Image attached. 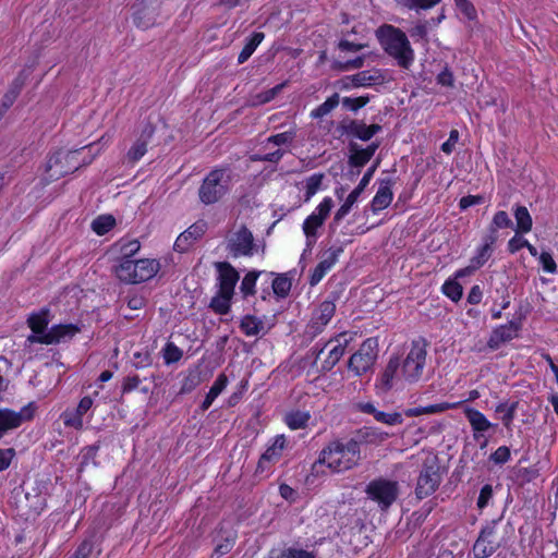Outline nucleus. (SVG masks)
<instances>
[{"label":"nucleus","mask_w":558,"mask_h":558,"mask_svg":"<svg viewBox=\"0 0 558 558\" xmlns=\"http://www.w3.org/2000/svg\"><path fill=\"white\" fill-rule=\"evenodd\" d=\"M492 497H493V486L490 484L484 485L480 492L477 502H476L478 509H484L488 505Z\"/></svg>","instance_id":"60"},{"label":"nucleus","mask_w":558,"mask_h":558,"mask_svg":"<svg viewBox=\"0 0 558 558\" xmlns=\"http://www.w3.org/2000/svg\"><path fill=\"white\" fill-rule=\"evenodd\" d=\"M502 515L487 522L480 531V534L473 545V554L475 558H488L502 546V542L497 541L496 526L501 521Z\"/></svg>","instance_id":"10"},{"label":"nucleus","mask_w":558,"mask_h":558,"mask_svg":"<svg viewBox=\"0 0 558 558\" xmlns=\"http://www.w3.org/2000/svg\"><path fill=\"white\" fill-rule=\"evenodd\" d=\"M426 348L424 338L412 341L411 350L401 364V375L407 381L416 383L421 378L426 363Z\"/></svg>","instance_id":"8"},{"label":"nucleus","mask_w":558,"mask_h":558,"mask_svg":"<svg viewBox=\"0 0 558 558\" xmlns=\"http://www.w3.org/2000/svg\"><path fill=\"white\" fill-rule=\"evenodd\" d=\"M80 331L81 328L74 324L54 325L48 330V339L45 341L49 344L59 343L72 339Z\"/></svg>","instance_id":"25"},{"label":"nucleus","mask_w":558,"mask_h":558,"mask_svg":"<svg viewBox=\"0 0 558 558\" xmlns=\"http://www.w3.org/2000/svg\"><path fill=\"white\" fill-rule=\"evenodd\" d=\"M233 545H234L233 538H229V537L225 538L221 543H219L215 547L213 557H216V558L222 557L223 555L228 554L233 548Z\"/></svg>","instance_id":"61"},{"label":"nucleus","mask_w":558,"mask_h":558,"mask_svg":"<svg viewBox=\"0 0 558 558\" xmlns=\"http://www.w3.org/2000/svg\"><path fill=\"white\" fill-rule=\"evenodd\" d=\"M442 482V473L439 459L436 456L428 457L424 460L420 470L416 485L415 496L418 500L432 496Z\"/></svg>","instance_id":"5"},{"label":"nucleus","mask_w":558,"mask_h":558,"mask_svg":"<svg viewBox=\"0 0 558 558\" xmlns=\"http://www.w3.org/2000/svg\"><path fill=\"white\" fill-rule=\"evenodd\" d=\"M233 294L218 291L211 299L209 307L219 315H226L230 312V305Z\"/></svg>","instance_id":"32"},{"label":"nucleus","mask_w":558,"mask_h":558,"mask_svg":"<svg viewBox=\"0 0 558 558\" xmlns=\"http://www.w3.org/2000/svg\"><path fill=\"white\" fill-rule=\"evenodd\" d=\"M520 329V324L510 320L506 325H500L495 328L487 341V347L492 350H497L501 343L512 340L517 337V332Z\"/></svg>","instance_id":"19"},{"label":"nucleus","mask_w":558,"mask_h":558,"mask_svg":"<svg viewBox=\"0 0 558 558\" xmlns=\"http://www.w3.org/2000/svg\"><path fill=\"white\" fill-rule=\"evenodd\" d=\"M365 56L356 57L355 59L348 60L345 62H338L336 68L340 71H350L361 69L364 66Z\"/></svg>","instance_id":"58"},{"label":"nucleus","mask_w":558,"mask_h":558,"mask_svg":"<svg viewBox=\"0 0 558 558\" xmlns=\"http://www.w3.org/2000/svg\"><path fill=\"white\" fill-rule=\"evenodd\" d=\"M340 102V96L338 93L332 94L328 97L322 105L315 108L311 112V117L313 119H322L328 113H330Z\"/></svg>","instance_id":"34"},{"label":"nucleus","mask_w":558,"mask_h":558,"mask_svg":"<svg viewBox=\"0 0 558 558\" xmlns=\"http://www.w3.org/2000/svg\"><path fill=\"white\" fill-rule=\"evenodd\" d=\"M155 133V126L150 123L145 124L140 137L134 142L125 155L128 163L134 165L137 162L147 151V145L150 142Z\"/></svg>","instance_id":"18"},{"label":"nucleus","mask_w":558,"mask_h":558,"mask_svg":"<svg viewBox=\"0 0 558 558\" xmlns=\"http://www.w3.org/2000/svg\"><path fill=\"white\" fill-rule=\"evenodd\" d=\"M387 434L378 433L372 428H363L355 433L351 439H355L356 441L361 439V446L368 442H376L377 440H384Z\"/></svg>","instance_id":"44"},{"label":"nucleus","mask_w":558,"mask_h":558,"mask_svg":"<svg viewBox=\"0 0 558 558\" xmlns=\"http://www.w3.org/2000/svg\"><path fill=\"white\" fill-rule=\"evenodd\" d=\"M286 447V437L283 435H277L271 446H269L264 452V461H277L282 450Z\"/></svg>","instance_id":"36"},{"label":"nucleus","mask_w":558,"mask_h":558,"mask_svg":"<svg viewBox=\"0 0 558 558\" xmlns=\"http://www.w3.org/2000/svg\"><path fill=\"white\" fill-rule=\"evenodd\" d=\"M342 252L343 248L341 246H332L325 252L323 259L317 264L310 277L308 282L312 287L320 282L325 275L336 265Z\"/></svg>","instance_id":"17"},{"label":"nucleus","mask_w":558,"mask_h":558,"mask_svg":"<svg viewBox=\"0 0 558 558\" xmlns=\"http://www.w3.org/2000/svg\"><path fill=\"white\" fill-rule=\"evenodd\" d=\"M291 280L284 275H278L272 281L274 293L279 298H286L291 290Z\"/></svg>","instance_id":"47"},{"label":"nucleus","mask_w":558,"mask_h":558,"mask_svg":"<svg viewBox=\"0 0 558 558\" xmlns=\"http://www.w3.org/2000/svg\"><path fill=\"white\" fill-rule=\"evenodd\" d=\"M347 81L351 82L353 87H368L374 84H383L385 77L380 70H366L356 74L347 76Z\"/></svg>","instance_id":"24"},{"label":"nucleus","mask_w":558,"mask_h":558,"mask_svg":"<svg viewBox=\"0 0 558 558\" xmlns=\"http://www.w3.org/2000/svg\"><path fill=\"white\" fill-rule=\"evenodd\" d=\"M227 251L234 258L253 256L257 252L252 231L244 225L232 232L227 239Z\"/></svg>","instance_id":"12"},{"label":"nucleus","mask_w":558,"mask_h":558,"mask_svg":"<svg viewBox=\"0 0 558 558\" xmlns=\"http://www.w3.org/2000/svg\"><path fill=\"white\" fill-rule=\"evenodd\" d=\"M517 408H518V402H512L510 404L507 402H501L495 409L496 413H502L501 421L507 428L510 427V425L515 416Z\"/></svg>","instance_id":"42"},{"label":"nucleus","mask_w":558,"mask_h":558,"mask_svg":"<svg viewBox=\"0 0 558 558\" xmlns=\"http://www.w3.org/2000/svg\"><path fill=\"white\" fill-rule=\"evenodd\" d=\"M26 78H27V74L25 73V71L24 70L21 71L19 73V75L11 83V85L8 89V93L11 94L12 96H14L15 98H17V96L20 95V93L26 82Z\"/></svg>","instance_id":"57"},{"label":"nucleus","mask_w":558,"mask_h":558,"mask_svg":"<svg viewBox=\"0 0 558 558\" xmlns=\"http://www.w3.org/2000/svg\"><path fill=\"white\" fill-rule=\"evenodd\" d=\"M28 326L34 333H47L49 324V311L41 310L39 313L32 314L27 319Z\"/></svg>","instance_id":"30"},{"label":"nucleus","mask_w":558,"mask_h":558,"mask_svg":"<svg viewBox=\"0 0 558 558\" xmlns=\"http://www.w3.org/2000/svg\"><path fill=\"white\" fill-rule=\"evenodd\" d=\"M114 225L116 220L112 216L102 215L94 219V221L92 222V229L98 235H104L107 232H109L114 227Z\"/></svg>","instance_id":"39"},{"label":"nucleus","mask_w":558,"mask_h":558,"mask_svg":"<svg viewBox=\"0 0 558 558\" xmlns=\"http://www.w3.org/2000/svg\"><path fill=\"white\" fill-rule=\"evenodd\" d=\"M361 439L333 440L319 453L318 460L313 464H326L333 472H343L353 469L361 461Z\"/></svg>","instance_id":"1"},{"label":"nucleus","mask_w":558,"mask_h":558,"mask_svg":"<svg viewBox=\"0 0 558 558\" xmlns=\"http://www.w3.org/2000/svg\"><path fill=\"white\" fill-rule=\"evenodd\" d=\"M159 269L160 264L157 259L120 258L113 271L122 282L135 284L154 278Z\"/></svg>","instance_id":"4"},{"label":"nucleus","mask_w":558,"mask_h":558,"mask_svg":"<svg viewBox=\"0 0 558 558\" xmlns=\"http://www.w3.org/2000/svg\"><path fill=\"white\" fill-rule=\"evenodd\" d=\"M202 383L201 372L191 371L182 381L181 393L192 392Z\"/></svg>","instance_id":"50"},{"label":"nucleus","mask_w":558,"mask_h":558,"mask_svg":"<svg viewBox=\"0 0 558 558\" xmlns=\"http://www.w3.org/2000/svg\"><path fill=\"white\" fill-rule=\"evenodd\" d=\"M310 414L303 411H293L286 415L284 422L291 429H299L306 426Z\"/></svg>","instance_id":"40"},{"label":"nucleus","mask_w":558,"mask_h":558,"mask_svg":"<svg viewBox=\"0 0 558 558\" xmlns=\"http://www.w3.org/2000/svg\"><path fill=\"white\" fill-rule=\"evenodd\" d=\"M510 449L507 446H500L490 454V460L496 464H504L510 459Z\"/></svg>","instance_id":"59"},{"label":"nucleus","mask_w":558,"mask_h":558,"mask_svg":"<svg viewBox=\"0 0 558 558\" xmlns=\"http://www.w3.org/2000/svg\"><path fill=\"white\" fill-rule=\"evenodd\" d=\"M463 413L474 432L475 440L483 437L484 433L494 426L482 412L474 408L465 407Z\"/></svg>","instance_id":"23"},{"label":"nucleus","mask_w":558,"mask_h":558,"mask_svg":"<svg viewBox=\"0 0 558 558\" xmlns=\"http://www.w3.org/2000/svg\"><path fill=\"white\" fill-rule=\"evenodd\" d=\"M207 230V222L198 220L183 231L175 240L173 248L179 253L186 252Z\"/></svg>","instance_id":"15"},{"label":"nucleus","mask_w":558,"mask_h":558,"mask_svg":"<svg viewBox=\"0 0 558 558\" xmlns=\"http://www.w3.org/2000/svg\"><path fill=\"white\" fill-rule=\"evenodd\" d=\"M341 135H350L355 138H359L363 142H367L371 140L368 134V128L363 121L359 120H349L342 121L337 129Z\"/></svg>","instance_id":"26"},{"label":"nucleus","mask_w":558,"mask_h":558,"mask_svg":"<svg viewBox=\"0 0 558 558\" xmlns=\"http://www.w3.org/2000/svg\"><path fill=\"white\" fill-rule=\"evenodd\" d=\"M459 404H460L459 402H457V403L441 402V403L430 404L427 407H422V411H423V414H427V415L437 414V413H442L450 409H454Z\"/></svg>","instance_id":"56"},{"label":"nucleus","mask_w":558,"mask_h":558,"mask_svg":"<svg viewBox=\"0 0 558 558\" xmlns=\"http://www.w3.org/2000/svg\"><path fill=\"white\" fill-rule=\"evenodd\" d=\"M25 499L31 513L39 514L46 507V498L39 492L34 489V494L26 493Z\"/></svg>","instance_id":"41"},{"label":"nucleus","mask_w":558,"mask_h":558,"mask_svg":"<svg viewBox=\"0 0 558 558\" xmlns=\"http://www.w3.org/2000/svg\"><path fill=\"white\" fill-rule=\"evenodd\" d=\"M92 405L93 399L89 396L82 398L74 411H65L63 413L62 417L64 425L75 429H82L83 415L88 412Z\"/></svg>","instance_id":"22"},{"label":"nucleus","mask_w":558,"mask_h":558,"mask_svg":"<svg viewBox=\"0 0 558 558\" xmlns=\"http://www.w3.org/2000/svg\"><path fill=\"white\" fill-rule=\"evenodd\" d=\"M377 422L393 426L400 425L403 422L402 415L399 412L386 413L383 411H377L374 417Z\"/></svg>","instance_id":"52"},{"label":"nucleus","mask_w":558,"mask_h":558,"mask_svg":"<svg viewBox=\"0 0 558 558\" xmlns=\"http://www.w3.org/2000/svg\"><path fill=\"white\" fill-rule=\"evenodd\" d=\"M512 227H513V222L510 219V217L508 216V214L504 210H499L495 214V216L492 220V223L488 229L489 230L488 234H497L498 229L512 228Z\"/></svg>","instance_id":"43"},{"label":"nucleus","mask_w":558,"mask_h":558,"mask_svg":"<svg viewBox=\"0 0 558 558\" xmlns=\"http://www.w3.org/2000/svg\"><path fill=\"white\" fill-rule=\"evenodd\" d=\"M324 179L323 173H315L305 181V202H308L320 189Z\"/></svg>","instance_id":"49"},{"label":"nucleus","mask_w":558,"mask_h":558,"mask_svg":"<svg viewBox=\"0 0 558 558\" xmlns=\"http://www.w3.org/2000/svg\"><path fill=\"white\" fill-rule=\"evenodd\" d=\"M294 136H295L294 132H290V131L282 132V133H278V134L271 135L268 138V142L272 143L275 145L281 146V145H286L288 143H291L293 141Z\"/></svg>","instance_id":"62"},{"label":"nucleus","mask_w":558,"mask_h":558,"mask_svg":"<svg viewBox=\"0 0 558 558\" xmlns=\"http://www.w3.org/2000/svg\"><path fill=\"white\" fill-rule=\"evenodd\" d=\"M182 351L172 342H169L163 348V360L166 364L178 362L182 357Z\"/></svg>","instance_id":"54"},{"label":"nucleus","mask_w":558,"mask_h":558,"mask_svg":"<svg viewBox=\"0 0 558 558\" xmlns=\"http://www.w3.org/2000/svg\"><path fill=\"white\" fill-rule=\"evenodd\" d=\"M378 356V342L375 338H367L359 350L348 361V368L360 377L374 366Z\"/></svg>","instance_id":"9"},{"label":"nucleus","mask_w":558,"mask_h":558,"mask_svg":"<svg viewBox=\"0 0 558 558\" xmlns=\"http://www.w3.org/2000/svg\"><path fill=\"white\" fill-rule=\"evenodd\" d=\"M259 274V271L253 270L248 271L244 276L240 286L241 293L243 294L244 298L255 294V284Z\"/></svg>","instance_id":"48"},{"label":"nucleus","mask_w":558,"mask_h":558,"mask_svg":"<svg viewBox=\"0 0 558 558\" xmlns=\"http://www.w3.org/2000/svg\"><path fill=\"white\" fill-rule=\"evenodd\" d=\"M379 165V160H376L364 173L357 186L350 193L354 198H359L363 191L366 189L368 183L371 182L374 173Z\"/></svg>","instance_id":"46"},{"label":"nucleus","mask_w":558,"mask_h":558,"mask_svg":"<svg viewBox=\"0 0 558 558\" xmlns=\"http://www.w3.org/2000/svg\"><path fill=\"white\" fill-rule=\"evenodd\" d=\"M365 493L372 501L378 505L381 511H387L398 499L400 485L397 481L378 477L366 485Z\"/></svg>","instance_id":"7"},{"label":"nucleus","mask_w":558,"mask_h":558,"mask_svg":"<svg viewBox=\"0 0 558 558\" xmlns=\"http://www.w3.org/2000/svg\"><path fill=\"white\" fill-rule=\"evenodd\" d=\"M345 345H347V341L343 344L342 343L337 344L336 347H333L330 350L329 355L322 364L323 372H329L335 367V365L343 356V354L345 352Z\"/></svg>","instance_id":"37"},{"label":"nucleus","mask_w":558,"mask_h":558,"mask_svg":"<svg viewBox=\"0 0 558 558\" xmlns=\"http://www.w3.org/2000/svg\"><path fill=\"white\" fill-rule=\"evenodd\" d=\"M376 37L384 51L392 57L399 66L409 69L414 61V50L400 28L384 24L376 29Z\"/></svg>","instance_id":"2"},{"label":"nucleus","mask_w":558,"mask_h":558,"mask_svg":"<svg viewBox=\"0 0 558 558\" xmlns=\"http://www.w3.org/2000/svg\"><path fill=\"white\" fill-rule=\"evenodd\" d=\"M286 86V83L276 85L275 87L258 93L251 98V105L256 107L271 101Z\"/></svg>","instance_id":"38"},{"label":"nucleus","mask_w":558,"mask_h":558,"mask_svg":"<svg viewBox=\"0 0 558 558\" xmlns=\"http://www.w3.org/2000/svg\"><path fill=\"white\" fill-rule=\"evenodd\" d=\"M517 221V232L527 233L532 229V217L524 206H518L514 210Z\"/></svg>","instance_id":"35"},{"label":"nucleus","mask_w":558,"mask_h":558,"mask_svg":"<svg viewBox=\"0 0 558 558\" xmlns=\"http://www.w3.org/2000/svg\"><path fill=\"white\" fill-rule=\"evenodd\" d=\"M395 181L391 178L380 180L379 187L372 199L371 209L374 214L387 208L393 198L391 191Z\"/></svg>","instance_id":"21"},{"label":"nucleus","mask_w":558,"mask_h":558,"mask_svg":"<svg viewBox=\"0 0 558 558\" xmlns=\"http://www.w3.org/2000/svg\"><path fill=\"white\" fill-rule=\"evenodd\" d=\"M497 241V234H486L483 238V245L478 247L476 254L471 259L473 268L482 267L492 256L494 248L493 245Z\"/></svg>","instance_id":"27"},{"label":"nucleus","mask_w":558,"mask_h":558,"mask_svg":"<svg viewBox=\"0 0 558 558\" xmlns=\"http://www.w3.org/2000/svg\"><path fill=\"white\" fill-rule=\"evenodd\" d=\"M441 290L442 293L453 302H458L462 298V286L454 279L446 280Z\"/></svg>","instance_id":"45"},{"label":"nucleus","mask_w":558,"mask_h":558,"mask_svg":"<svg viewBox=\"0 0 558 558\" xmlns=\"http://www.w3.org/2000/svg\"><path fill=\"white\" fill-rule=\"evenodd\" d=\"M369 102V96H360V97H343L341 99L342 107L347 110L356 112L361 108L365 107Z\"/></svg>","instance_id":"51"},{"label":"nucleus","mask_w":558,"mask_h":558,"mask_svg":"<svg viewBox=\"0 0 558 558\" xmlns=\"http://www.w3.org/2000/svg\"><path fill=\"white\" fill-rule=\"evenodd\" d=\"M228 385V377L226 374L221 373L218 375L213 386L210 387L208 393L206 395L204 401L201 404V410L205 412L213 404L215 399L226 389Z\"/></svg>","instance_id":"28"},{"label":"nucleus","mask_w":558,"mask_h":558,"mask_svg":"<svg viewBox=\"0 0 558 558\" xmlns=\"http://www.w3.org/2000/svg\"><path fill=\"white\" fill-rule=\"evenodd\" d=\"M215 268L218 272V291L234 294V288L240 279L238 270L228 262H218Z\"/></svg>","instance_id":"16"},{"label":"nucleus","mask_w":558,"mask_h":558,"mask_svg":"<svg viewBox=\"0 0 558 558\" xmlns=\"http://www.w3.org/2000/svg\"><path fill=\"white\" fill-rule=\"evenodd\" d=\"M92 148V145L85 146ZM84 149L64 150L59 149L53 153L47 161L46 172L50 180H59L60 178L72 173L81 168L78 154Z\"/></svg>","instance_id":"6"},{"label":"nucleus","mask_w":558,"mask_h":558,"mask_svg":"<svg viewBox=\"0 0 558 558\" xmlns=\"http://www.w3.org/2000/svg\"><path fill=\"white\" fill-rule=\"evenodd\" d=\"M333 206V202L330 197H325L320 204L316 207L315 211L312 213L303 222V232L306 236V251H312V247L317 240V229L320 228Z\"/></svg>","instance_id":"11"},{"label":"nucleus","mask_w":558,"mask_h":558,"mask_svg":"<svg viewBox=\"0 0 558 558\" xmlns=\"http://www.w3.org/2000/svg\"><path fill=\"white\" fill-rule=\"evenodd\" d=\"M94 544L90 539H84L75 550L74 558H88L93 553Z\"/></svg>","instance_id":"63"},{"label":"nucleus","mask_w":558,"mask_h":558,"mask_svg":"<svg viewBox=\"0 0 558 558\" xmlns=\"http://www.w3.org/2000/svg\"><path fill=\"white\" fill-rule=\"evenodd\" d=\"M336 312V304L333 301L325 300L313 312L310 323L304 330V337L312 341L323 332L325 327L331 320Z\"/></svg>","instance_id":"13"},{"label":"nucleus","mask_w":558,"mask_h":558,"mask_svg":"<svg viewBox=\"0 0 558 558\" xmlns=\"http://www.w3.org/2000/svg\"><path fill=\"white\" fill-rule=\"evenodd\" d=\"M264 37V33L255 32L252 34L250 38H247L243 49L241 50L238 57L239 64H242L250 59V57L254 53L256 48L263 41Z\"/></svg>","instance_id":"31"},{"label":"nucleus","mask_w":558,"mask_h":558,"mask_svg":"<svg viewBox=\"0 0 558 558\" xmlns=\"http://www.w3.org/2000/svg\"><path fill=\"white\" fill-rule=\"evenodd\" d=\"M356 198L348 195L345 202L340 206L333 216V223L338 225L351 210L352 206L356 203Z\"/></svg>","instance_id":"55"},{"label":"nucleus","mask_w":558,"mask_h":558,"mask_svg":"<svg viewBox=\"0 0 558 558\" xmlns=\"http://www.w3.org/2000/svg\"><path fill=\"white\" fill-rule=\"evenodd\" d=\"M34 402L23 407L21 411L15 412L11 409H0V439L11 429L20 427L25 421L34 416Z\"/></svg>","instance_id":"14"},{"label":"nucleus","mask_w":558,"mask_h":558,"mask_svg":"<svg viewBox=\"0 0 558 558\" xmlns=\"http://www.w3.org/2000/svg\"><path fill=\"white\" fill-rule=\"evenodd\" d=\"M458 10L469 20L475 21L477 19V11L472 2L469 0H454Z\"/></svg>","instance_id":"53"},{"label":"nucleus","mask_w":558,"mask_h":558,"mask_svg":"<svg viewBox=\"0 0 558 558\" xmlns=\"http://www.w3.org/2000/svg\"><path fill=\"white\" fill-rule=\"evenodd\" d=\"M232 175L229 168H215L203 179L198 187V199L205 205L221 202L231 191Z\"/></svg>","instance_id":"3"},{"label":"nucleus","mask_w":558,"mask_h":558,"mask_svg":"<svg viewBox=\"0 0 558 558\" xmlns=\"http://www.w3.org/2000/svg\"><path fill=\"white\" fill-rule=\"evenodd\" d=\"M348 148L350 151L348 158L350 167L360 169L372 159L368 153L355 142H350Z\"/></svg>","instance_id":"29"},{"label":"nucleus","mask_w":558,"mask_h":558,"mask_svg":"<svg viewBox=\"0 0 558 558\" xmlns=\"http://www.w3.org/2000/svg\"><path fill=\"white\" fill-rule=\"evenodd\" d=\"M400 366L401 362L399 356H391L386 367L384 368L381 375L378 378L376 388L384 393L390 391L395 386L396 379L398 378Z\"/></svg>","instance_id":"20"},{"label":"nucleus","mask_w":558,"mask_h":558,"mask_svg":"<svg viewBox=\"0 0 558 558\" xmlns=\"http://www.w3.org/2000/svg\"><path fill=\"white\" fill-rule=\"evenodd\" d=\"M539 262L543 266V269L546 271V272H549V274H554L556 272L557 270V265H556V262L554 260L553 256L550 253L548 252H543L541 255H539Z\"/></svg>","instance_id":"64"},{"label":"nucleus","mask_w":558,"mask_h":558,"mask_svg":"<svg viewBox=\"0 0 558 558\" xmlns=\"http://www.w3.org/2000/svg\"><path fill=\"white\" fill-rule=\"evenodd\" d=\"M240 328L246 336L253 337L264 329V323L256 316L245 315L240 323Z\"/></svg>","instance_id":"33"}]
</instances>
